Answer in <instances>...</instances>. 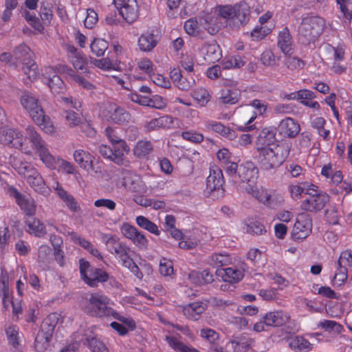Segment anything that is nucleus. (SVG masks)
Wrapping results in <instances>:
<instances>
[{
    "instance_id": "obj_1",
    "label": "nucleus",
    "mask_w": 352,
    "mask_h": 352,
    "mask_svg": "<svg viewBox=\"0 0 352 352\" xmlns=\"http://www.w3.org/2000/svg\"><path fill=\"white\" fill-rule=\"evenodd\" d=\"M25 131L27 135L24 136L23 131L17 128L1 126L0 144L16 148L28 155H32L34 151L47 168L55 169L56 159L50 153L45 140L32 126H28Z\"/></svg>"
},
{
    "instance_id": "obj_2",
    "label": "nucleus",
    "mask_w": 352,
    "mask_h": 352,
    "mask_svg": "<svg viewBox=\"0 0 352 352\" xmlns=\"http://www.w3.org/2000/svg\"><path fill=\"white\" fill-rule=\"evenodd\" d=\"M113 302L111 298L102 292H93L87 295L82 310L87 315L98 318H113L126 325L131 331L136 328V323L131 317H127L118 313L110 307Z\"/></svg>"
},
{
    "instance_id": "obj_3",
    "label": "nucleus",
    "mask_w": 352,
    "mask_h": 352,
    "mask_svg": "<svg viewBox=\"0 0 352 352\" xmlns=\"http://www.w3.org/2000/svg\"><path fill=\"white\" fill-rule=\"evenodd\" d=\"M102 240L107 246L108 251L121 262L123 267L129 270L137 278L142 279L143 274L131 257L133 251L125 242L120 241L117 236L111 234H104Z\"/></svg>"
},
{
    "instance_id": "obj_4",
    "label": "nucleus",
    "mask_w": 352,
    "mask_h": 352,
    "mask_svg": "<svg viewBox=\"0 0 352 352\" xmlns=\"http://www.w3.org/2000/svg\"><path fill=\"white\" fill-rule=\"evenodd\" d=\"M292 142H278L272 147L258 148V159L262 168L269 170L279 167L288 157L292 149Z\"/></svg>"
},
{
    "instance_id": "obj_5",
    "label": "nucleus",
    "mask_w": 352,
    "mask_h": 352,
    "mask_svg": "<svg viewBox=\"0 0 352 352\" xmlns=\"http://www.w3.org/2000/svg\"><path fill=\"white\" fill-rule=\"evenodd\" d=\"M20 102L34 123L45 133L53 134L56 132V128L50 118L45 114L38 98L34 94L28 91L23 92L20 98Z\"/></svg>"
},
{
    "instance_id": "obj_6",
    "label": "nucleus",
    "mask_w": 352,
    "mask_h": 352,
    "mask_svg": "<svg viewBox=\"0 0 352 352\" xmlns=\"http://www.w3.org/2000/svg\"><path fill=\"white\" fill-rule=\"evenodd\" d=\"M33 52L30 48L21 44L14 50V56L17 62L23 65L22 70L30 81L35 80L38 76V66L32 58Z\"/></svg>"
},
{
    "instance_id": "obj_7",
    "label": "nucleus",
    "mask_w": 352,
    "mask_h": 352,
    "mask_svg": "<svg viewBox=\"0 0 352 352\" xmlns=\"http://www.w3.org/2000/svg\"><path fill=\"white\" fill-rule=\"evenodd\" d=\"M325 28V21L318 16L305 17L299 27L300 34L305 37L308 42H314L323 32Z\"/></svg>"
},
{
    "instance_id": "obj_8",
    "label": "nucleus",
    "mask_w": 352,
    "mask_h": 352,
    "mask_svg": "<svg viewBox=\"0 0 352 352\" xmlns=\"http://www.w3.org/2000/svg\"><path fill=\"white\" fill-rule=\"evenodd\" d=\"M100 116L106 121L123 125L131 120V114L122 107L115 103L104 104L100 111Z\"/></svg>"
},
{
    "instance_id": "obj_9",
    "label": "nucleus",
    "mask_w": 352,
    "mask_h": 352,
    "mask_svg": "<svg viewBox=\"0 0 352 352\" xmlns=\"http://www.w3.org/2000/svg\"><path fill=\"white\" fill-rule=\"evenodd\" d=\"M8 192L10 196L15 199L20 209L24 212L25 217L36 214L37 206L33 198L29 195L21 193L13 186L8 188Z\"/></svg>"
},
{
    "instance_id": "obj_10",
    "label": "nucleus",
    "mask_w": 352,
    "mask_h": 352,
    "mask_svg": "<svg viewBox=\"0 0 352 352\" xmlns=\"http://www.w3.org/2000/svg\"><path fill=\"white\" fill-rule=\"evenodd\" d=\"M120 15L128 23L135 21L139 16V6L136 0H113Z\"/></svg>"
},
{
    "instance_id": "obj_11",
    "label": "nucleus",
    "mask_w": 352,
    "mask_h": 352,
    "mask_svg": "<svg viewBox=\"0 0 352 352\" xmlns=\"http://www.w3.org/2000/svg\"><path fill=\"white\" fill-rule=\"evenodd\" d=\"M225 179L222 170L217 166L210 167V173L206 178V193L210 195L214 192H219L223 195L224 192L223 185Z\"/></svg>"
},
{
    "instance_id": "obj_12",
    "label": "nucleus",
    "mask_w": 352,
    "mask_h": 352,
    "mask_svg": "<svg viewBox=\"0 0 352 352\" xmlns=\"http://www.w3.org/2000/svg\"><path fill=\"white\" fill-rule=\"evenodd\" d=\"M312 230V219L306 213H300L297 216L296 223L292 230V237L294 240H303L306 239Z\"/></svg>"
},
{
    "instance_id": "obj_13",
    "label": "nucleus",
    "mask_w": 352,
    "mask_h": 352,
    "mask_svg": "<svg viewBox=\"0 0 352 352\" xmlns=\"http://www.w3.org/2000/svg\"><path fill=\"white\" fill-rule=\"evenodd\" d=\"M329 201V197L327 193L322 192L314 193L302 201L300 208L302 210L317 212L322 210Z\"/></svg>"
},
{
    "instance_id": "obj_14",
    "label": "nucleus",
    "mask_w": 352,
    "mask_h": 352,
    "mask_svg": "<svg viewBox=\"0 0 352 352\" xmlns=\"http://www.w3.org/2000/svg\"><path fill=\"white\" fill-rule=\"evenodd\" d=\"M160 40L158 30L155 28H148L139 36L138 46L141 52H150L157 46Z\"/></svg>"
},
{
    "instance_id": "obj_15",
    "label": "nucleus",
    "mask_w": 352,
    "mask_h": 352,
    "mask_svg": "<svg viewBox=\"0 0 352 352\" xmlns=\"http://www.w3.org/2000/svg\"><path fill=\"white\" fill-rule=\"evenodd\" d=\"M246 269L247 265L244 262H239L237 265H234L232 267L218 270L217 273L223 281L236 283L243 278Z\"/></svg>"
},
{
    "instance_id": "obj_16",
    "label": "nucleus",
    "mask_w": 352,
    "mask_h": 352,
    "mask_svg": "<svg viewBox=\"0 0 352 352\" xmlns=\"http://www.w3.org/2000/svg\"><path fill=\"white\" fill-rule=\"evenodd\" d=\"M204 130L218 134L229 140H234L237 138V133L234 129L214 120H208L204 122Z\"/></svg>"
},
{
    "instance_id": "obj_17",
    "label": "nucleus",
    "mask_w": 352,
    "mask_h": 352,
    "mask_svg": "<svg viewBox=\"0 0 352 352\" xmlns=\"http://www.w3.org/2000/svg\"><path fill=\"white\" fill-rule=\"evenodd\" d=\"M43 81L48 85L54 94L63 93L65 89L63 80L52 67L45 69V72L43 74Z\"/></svg>"
},
{
    "instance_id": "obj_18",
    "label": "nucleus",
    "mask_w": 352,
    "mask_h": 352,
    "mask_svg": "<svg viewBox=\"0 0 352 352\" xmlns=\"http://www.w3.org/2000/svg\"><path fill=\"white\" fill-rule=\"evenodd\" d=\"M250 106L254 108L257 111V113L253 112L251 116L245 122L244 126H239L237 127V129L239 131L248 132L254 130L256 128V126L255 124H252V123L256 120L257 114L259 116H263L267 108V103L258 99L253 100L250 103Z\"/></svg>"
},
{
    "instance_id": "obj_19",
    "label": "nucleus",
    "mask_w": 352,
    "mask_h": 352,
    "mask_svg": "<svg viewBox=\"0 0 352 352\" xmlns=\"http://www.w3.org/2000/svg\"><path fill=\"white\" fill-rule=\"evenodd\" d=\"M300 124L292 118H286L282 120L277 127L278 135L287 138H295L300 133Z\"/></svg>"
},
{
    "instance_id": "obj_20",
    "label": "nucleus",
    "mask_w": 352,
    "mask_h": 352,
    "mask_svg": "<svg viewBox=\"0 0 352 352\" xmlns=\"http://www.w3.org/2000/svg\"><path fill=\"white\" fill-rule=\"evenodd\" d=\"M132 151L136 158L148 160L154 152V145L150 140H140L134 145Z\"/></svg>"
},
{
    "instance_id": "obj_21",
    "label": "nucleus",
    "mask_w": 352,
    "mask_h": 352,
    "mask_svg": "<svg viewBox=\"0 0 352 352\" xmlns=\"http://www.w3.org/2000/svg\"><path fill=\"white\" fill-rule=\"evenodd\" d=\"M262 319L265 320L267 327H278L287 323L290 316L282 310H277L266 313Z\"/></svg>"
},
{
    "instance_id": "obj_22",
    "label": "nucleus",
    "mask_w": 352,
    "mask_h": 352,
    "mask_svg": "<svg viewBox=\"0 0 352 352\" xmlns=\"http://www.w3.org/2000/svg\"><path fill=\"white\" fill-rule=\"evenodd\" d=\"M258 169L251 161L243 162L239 168L238 175L242 182H254L258 178Z\"/></svg>"
},
{
    "instance_id": "obj_23",
    "label": "nucleus",
    "mask_w": 352,
    "mask_h": 352,
    "mask_svg": "<svg viewBox=\"0 0 352 352\" xmlns=\"http://www.w3.org/2000/svg\"><path fill=\"white\" fill-rule=\"evenodd\" d=\"M173 124V118L169 115L153 118L144 124V130L147 132L169 129Z\"/></svg>"
},
{
    "instance_id": "obj_24",
    "label": "nucleus",
    "mask_w": 352,
    "mask_h": 352,
    "mask_svg": "<svg viewBox=\"0 0 352 352\" xmlns=\"http://www.w3.org/2000/svg\"><path fill=\"white\" fill-rule=\"evenodd\" d=\"M170 77L175 85L181 90L187 91L195 84L192 76H184L180 69L177 68H174L170 72Z\"/></svg>"
},
{
    "instance_id": "obj_25",
    "label": "nucleus",
    "mask_w": 352,
    "mask_h": 352,
    "mask_svg": "<svg viewBox=\"0 0 352 352\" xmlns=\"http://www.w3.org/2000/svg\"><path fill=\"white\" fill-rule=\"evenodd\" d=\"M278 143L274 130L270 127H265L261 131L257 138L256 150L260 147H272Z\"/></svg>"
},
{
    "instance_id": "obj_26",
    "label": "nucleus",
    "mask_w": 352,
    "mask_h": 352,
    "mask_svg": "<svg viewBox=\"0 0 352 352\" xmlns=\"http://www.w3.org/2000/svg\"><path fill=\"white\" fill-rule=\"evenodd\" d=\"M58 72L65 74L70 76L79 86L87 90H92L95 86L83 77L77 74L71 67L65 65H58L56 66Z\"/></svg>"
},
{
    "instance_id": "obj_27",
    "label": "nucleus",
    "mask_w": 352,
    "mask_h": 352,
    "mask_svg": "<svg viewBox=\"0 0 352 352\" xmlns=\"http://www.w3.org/2000/svg\"><path fill=\"white\" fill-rule=\"evenodd\" d=\"M109 279V274L104 270L100 268H93L83 279L84 282L90 287H98L100 283L107 282Z\"/></svg>"
},
{
    "instance_id": "obj_28",
    "label": "nucleus",
    "mask_w": 352,
    "mask_h": 352,
    "mask_svg": "<svg viewBox=\"0 0 352 352\" xmlns=\"http://www.w3.org/2000/svg\"><path fill=\"white\" fill-rule=\"evenodd\" d=\"M56 185L54 190L60 199L65 203L68 209L73 212H78L80 210V205L73 195L69 194L58 182H56Z\"/></svg>"
},
{
    "instance_id": "obj_29",
    "label": "nucleus",
    "mask_w": 352,
    "mask_h": 352,
    "mask_svg": "<svg viewBox=\"0 0 352 352\" xmlns=\"http://www.w3.org/2000/svg\"><path fill=\"white\" fill-rule=\"evenodd\" d=\"M26 231L35 236L41 237L46 234V228L43 223L34 216L24 217Z\"/></svg>"
},
{
    "instance_id": "obj_30",
    "label": "nucleus",
    "mask_w": 352,
    "mask_h": 352,
    "mask_svg": "<svg viewBox=\"0 0 352 352\" xmlns=\"http://www.w3.org/2000/svg\"><path fill=\"white\" fill-rule=\"evenodd\" d=\"M206 309V305L202 302H190L183 308L184 315L191 320H197Z\"/></svg>"
},
{
    "instance_id": "obj_31",
    "label": "nucleus",
    "mask_w": 352,
    "mask_h": 352,
    "mask_svg": "<svg viewBox=\"0 0 352 352\" xmlns=\"http://www.w3.org/2000/svg\"><path fill=\"white\" fill-rule=\"evenodd\" d=\"M287 342L295 352H309L312 349V344L303 336H292L287 339Z\"/></svg>"
},
{
    "instance_id": "obj_32",
    "label": "nucleus",
    "mask_w": 352,
    "mask_h": 352,
    "mask_svg": "<svg viewBox=\"0 0 352 352\" xmlns=\"http://www.w3.org/2000/svg\"><path fill=\"white\" fill-rule=\"evenodd\" d=\"M73 157L74 161L81 168L87 171L93 169V161L94 157L88 151L82 149H77L74 152Z\"/></svg>"
},
{
    "instance_id": "obj_33",
    "label": "nucleus",
    "mask_w": 352,
    "mask_h": 352,
    "mask_svg": "<svg viewBox=\"0 0 352 352\" xmlns=\"http://www.w3.org/2000/svg\"><path fill=\"white\" fill-rule=\"evenodd\" d=\"M188 280L195 285H203L211 283L213 280V274L207 270L203 271L193 270L188 274Z\"/></svg>"
},
{
    "instance_id": "obj_34",
    "label": "nucleus",
    "mask_w": 352,
    "mask_h": 352,
    "mask_svg": "<svg viewBox=\"0 0 352 352\" xmlns=\"http://www.w3.org/2000/svg\"><path fill=\"white\" fill-rule=\"evenodd\" d=\"M199 51L204 58L208 62L214 63L220 58L219 46L216 43H206L202 45Z\"/></svg>"
},
{
    "instance_id": "obj_35",
    "label": "nucleus",
    "mask_w": 352,
    "mask_h": 352,
    "mask_svg": "<svg viewBox=\"0 0 352 352\" xmlns=\"http://www.w3.org/2000/svg\"><path fill=\"white\" fill-rule=\"evenodd\" d=\"M324 53L327 63L344 60L345 51L342 46L334 47L327 43L324 47Z\"/></svg>"
},
{
    "instance_id": "obj_36",
    "label": "nucleus",
    "mask_w": 352,
    "mask_h": 352,
    "mask_svg": "<svg viewBox=\"0 0 352 352\" xmlns=\"http://www.w3.org/2000/svg\"><path fill=\"white\" fill-rule=\"evenodd\" d=\"M140 178L129 170L122 172V185L131 192L140 191Z\"/></svg>"
},
{
    "instance_id": "obj_37",
    "label": "nucleus",
    "mask_w": 352,
    "mask_h": 352,
    "mask_svg": "<svg viewBox=\"0 0 352 352\" xmlns=\"http://www.w3.org/2000/svg\"><path fill=\"white\" fill-rule=\"evenodd\" d=\"M320 174L326 179H330L333 185L337 186L341 184L343 179V175L340 170H334L333 164L331 163L324 164L321 169Z\"/></svg>"
},
{
    "instance_id": "obj_38",
    "label": "nucleus",
    "mask_w": 352,
    "mask_h": 352,
    "mask_svg": "<svg viewBox=\"0 0 352 352\" xmlns=\"http://www.w3.org/2000/svg\"><path fill=\"white\" fill-rule=\"evenodd\" d=\"M278 45L281 51L285 54H289L292 50V38L287 27H285L278 36Z\"/></svg>"
},
{
    "instance_id": "obj_39",
    "label": "nucleus",
    "mask_w": 352,
    "mask_h": 352,
    "mask_svg": "<svg viewBox=\"0 0 352 352\" xmlns=\"http://www.w3.org/2000/svg\"><path fill=\"white\" fill-rule=\"evenodd\" d=\"M52 333L43 331L41 328L37 333L34 340V347L37 351L42 352L46 350L52 338Z\"/></svg>"
},
{
    "instance_id": "obj_40",
    "label": "nucleus",
    "mask_w": 352,
    "mask_h": 352,
    "mask_svg": "<svg viewBox=\"0 0 352 352\" xmlns=\"http://www.w3.org/2000/svg\"><path fill=\"white\" fill-rule=\"evenodd\" d=\"M104 133L109 141L112 145L122 144V149L126 151V154L130 152V146L125 140L122 139L118 134L116 129L112 126H107L104 130Z\"/></svg>"
},
{
    "instance_id": "obj_41",
    "label": "nucleus",
    "mask_w": 352,
    "mask_h": 352,
    "mask_svg": "<svg viewBox=\"0 0 352 352\" xmlns=\"http://www.w3.org/2000/svg\"><path fill=\"white\" fill-rule=\"evenodd\" d=\"M241 97L239 90L236 89L225 88L221 91L219 98L220 102L226 104H234Z\"/></svg>"
},
{
    "instance_id": "obj_42",
    "label": "nucleus",
    "mask_w": 352,
    "mask_h": 352,
    "mask_svg": "<svg viewBox=\"0 0 352 352\" xmlns=\"http://www.w3.org/2000/svg\"><path fill=\"white\" fill-rule=\"evenodd\" d=\"M27 182L36 192L43 195L49 194L50 189L39 172L28 179Z\"/></svg>"
},
{
    "instance_id": "obj_43",
    "label": "nucleus",
    "mask_w": 352,
    "mask_h": 352,
    "mask_svg": "<svg viewBox=\"0 0 352 352\" xmlns=\"http://www.w3.org/2000/svg\"><path fill=\"white\" fill-rule=\"evenodd\" d=\"M94 65L98 68L104 71H120L121 70L120 61L111 60L109 57L101 59H94Z\"/></svg>"
},
{
    "instance_id": "obj_44",
    "label": "nucleus",
    "mask_w": 352,
    "mask_h": 352,
    "mask_svg": "<svg viewBox=\"0 0 352 352\" xmlns=\"http://www.w3.org/2000/svg\"><path fill=\"white\" fill-rule=\"evenodd\" d=\"M234 352H246L254 343V339L248 336H241L231 342Z\"/></svg>"
},
{
    "instance_id": "obj_45",
    "label": "nucleus",
    "mask_w": 352,
    "mask_h": 352,
    "mask_svg": "<svg viewBox=\"0 0 352 352\" xmlns=\"http://www.w3.org/2000/svg\"><path fill=\"white\" fill-rule=\"evenodd\" d=\"M63 117L65 120V124L70 128L78 126L84 119L81 113H79L78 111L76 112L71 109L64 110Z\"/></svg>"
},
{
    "instance_id": "obj_46",
    "label": "nucleus",
    "mask_w": 352,
    "mask_h": 352,
    "mask_svg": "<svg viewBox=\"0 0 352 352\" xmlns=\"http://www.w3.org/2000/svg\"><path fill=\"white\" fill-rule=\"evenodd\" d=\"M210 264L214 267H221L233 264L232 258L230 254L223 253H215L210 257Z\"/></svg>"
},
{
    "instance_id": "obj_47",
    "label": "nucleus",
    "mask_w": 352,
    "mask_h": 352,
    "mask_svg": "<svg viewBox=\"0 0 352 352\" xmlns=\"http://www.w3.org/2000/svg\"><path fill=\"white\" fill-rule=\"evenodd\" d=\"M191 96L200 107H206L211 98L209 91L204 87L195 89L191 93Z\"/></svg>"
},
{
    "instance_id": "obj_48",
    "label": "nucleus",
    "mask_w": 352,
    "mask_h": 352,
    "mask_svg": "<svg viewBox=\"0 0 352 352\" xmlns=\"http://www.w3.org/2000/svg\"><path fill=\"white\" fill-rule=\"evenodd\" d=\"M6 333L9 344L14 349L18 350L20 343L19 328L16 325L10 324L6 329Z\"/></svg>"
},
{
    "instance_id": "obj_49",
    "label": "nucleus",
    "mask_w": 352,
    "mask_h": 352,
    "mask_svg": "<svg viewBox=\"0 0 352 352\" xmlns=\"http://www.w3.org/2000/svg\"><path fill=\"white\" fill-rule=\"evenodd\" d=\"M265 197L263 204L272 208L280 206L284 201L283 196L275 190L267 191Z\"/></svg>"
},
{
    "instance_id": "obj_50",
    "label": "nucleus",
    "mask_w": 352,
    "mask_h": 352,
    "mask_svg": "<svg viewBox=\"0 0 352 352\" xmlns=\"http://www.w3.org/2000/svg\"><path fill=\"white\" fill-rule=\"evenodd\" d=\"M245 62L239 55L225 58L221 63L223 69H239L243 67Z\"/></svg>"
},
{
    "instance_id": "obj_51",
    "label": "nucleus",
    "mask_w": 352,
    "mask_h": 352,
    "mask_svg": "<svg viewBox=\"0 0 352 352\" xmlns=\"http://www.w3.org/2000/svg\"><path fill=\"white\" fill-rule=\"evenodd\" d=\"M60 318V315L58 313H50L42 322L41 328L43 331H47L53 334L54 329L57 325Z\"/></svg>"
},
{
    "instance_id": "obj_52",
    "label": "nucleus",
    "mask_w": 352,
    "mask_h": 352,
    "mask_svg": "<svg viewBox=\"0 0 352 352\" xmlns=\"http://www.w3.org/2000/svg\"><path fill=\"white\" fill-rule=\"evenodd\" d=\"M135 222L140 228L147 230L148 232L157 236L160 234V231L158 229L157 226L146 217L142 215L138 216L135 219Z\"/></svg>"
},
{
    "instance_id": "obj_53",
    "label": "nucleus",
    "mask_w": 352,
    "mask_h": 352,
    "mask_svg": "<svg viewBox=\"0 0 352 352\" xmlns=\"http://www.w3.org/2000/svg\"><path fill=\"white\" fill-rule=\"evenodd\" d=\"M16 170L26 181L31 179L34 175H37V173H38L36 168L27 162H21L16 168Z\"/></svg>"
},
{
    "instance_id": "obj_54",
    "label": "nucleus",
    "mask_w": 352,
    "mask_h": 352,
    "mask_svg": "<svg viewBox=\"0 0 352 352\" xmlns=\"http://www.w3.org/2000/svg\"><path fill=\"white\" fill-rule=\"evenodd\" d=\"M108 47L109 44L105 40L98 38H95L90 45L91 52L98 57L104 54Z\"/></svg>"
},
{
    "instance_id": "obj_55",
    "label": "nucleus",
    "mask_w": 352,
    "mask_h": 352,
    "mask_svg": "<svg viewBox=\"0 0 352 352\" xmlns=\"http://www.w3.org/2000/svg\"><path fill=\"white\" fill-rule=\"evenodd\" d=\"M215 12L217 14L226 20L234 19L235 4L232 5H219L215 8Z\"/></svg>"
},
{
    "instance_id": "obj_56",
    "label": "nucleus",
    "mask_w": 352,
    "mask_h": 352,
    "mask_svg": "<svg viewBox=\"0 0 352 352\" xmlns=\"http://www.w3.org/2000/svg\"><path fill=\"white\" fill-rule=\"evenodd\" d=\"M114 144L113 146V156L111 161L115 164L122 166L125 165L129 161L125 157L126 151L122 149V144Z\"/></svg>"
},
{
    "instance_id": "obj_57",
    "label": "nucleus",
    "mask_w": 352,
    "mask_h": 352,
    "mask_svg": "<svg viewBox=\"0 0 352 352\" xmlns=\"http://www.w3.org/2000/svg\"><path fill=\"white\" fill-rule=\"evenodd\" d=\"M11 234L8 226H0V252H5L8 250Z\"/></svg>"
},
{
    "instance_id": "obj_58",
    "label": "nucleus",
    "mask_w": 352,
    "mask_h": 352,
    "mask_svg": "<svg viewBox=\"0 0 352 352\" xmlns=\"http://www.w3.org/2000/svg\"><path fill=\"white\" fill-rule=\"evenodd\" d=\"M250 16V11L245 4H235V15L234 19H237L241 24L248 22Z\"/></svg>"
},
{
    "instance_id": "obj_59",
    "label": "nucleus",
    "mask_w": 352,
    "mask_h": 352,
    "mask_svg": "<svg viewBox=\"0 0 352 352\" xmlns=\"http://www.w3.org/2000/svg\"><path fill=\"white\" fill-rule=\"evenodd\" d=\"M39 16L45 25H50L53 18L52 7L49 3H42L40 7Z\"/></svg>"
},
{
    "instance_id": "obj_60",
    "label": "nucleus",
    "mask_w": 352,
    "mask_h": 352,
    "mask_svg": "<svg viewBox=\"0 0 352 352\" xmlns=\"http://www.w3.org/2000/svg\"><path fill=\"white\" fill-rule=\"evenodd\" d=\"M181 137L186 141L193 144H199L204 141V135L195 130L182 131Z\"/></svg>"
},
{
    "instance_id": "obj_61",
    "label": "nucleus",
    "mask_w": 352,
    "mask_h": 352,
    "mask_svg": "<svg viewBox=\"0 0 352 352\" xmlns=\"http://www.w3.org/2000/svg\"><path fill=\"white\" fill-rule=\"evenodd\" d=\"M69 60L76 69L85 72L87 69L85 67L87 63L85 55L80 52L74 56H69Z\"/></svg>"
},
{
    "instance_id": "obj_62",
    "label": "nucleus",
    "mask_w": 352,
    "mask_h": 352,
    "mask_svg": "<svg viewBox=\"0 0 352 352\" xmlns=\"http://www.w3.org/2000/svg\"><path fill=\"white\" fill-rule=\"evenodd\" d=\"M137 66L142 73L149 76L155 71V67L153 62L148 58H142L137 61Z\"/></svg>"
},
{
    "instance_id": "obj_63",
    "label": "nucleus",
    "mask_w": 352,
    "mask_h": 352,
    "mask_svg": "<svg viewBox=\"0 0 352 352\" xmlns=\"http://www.w3.org/2000/svg\"><path fill=\"white\" fill-rule=\"evenodd\" d=\"M186 32L192 36H197L200 33V27L196 19H189L185 21L184 25Z\"/></svg>"
},
{
    "instance_id": "obj_64",
    "label": "nucleus",
    "mask_w": 352,
    "mask_h": 352,
    "mask_svg": "<svg viewBox=\"0 0 352 352\" xmlns=\"http://www.w3.org/2000/svg\"><path fill=\"white\" fill-rule=\"evenodd\" d=\"M88 347L93 352H109L106 345L96 338L87 340Z\"/></svg>"
}]
</instances>
